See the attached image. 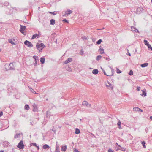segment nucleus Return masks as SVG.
I'll return each instance as SVG.
<instances>
[{"instance_id":"nucleus-3","label":"nucleus","mask_w":152,"mask_h":152,"mask_svg":"<svg viewBox=\"0 0 152 152\" xmlns=\"http://www.w3.org/2000/svg\"><path fill=\"white\" fill-rule=\"evenodd\" d=\"M26 28V26H23L20 25V28L19 30L20 32L24 35H26V34L24 33V31Z\"/></svg>"},{"instance_id":"nucleus-17","label":"nucleus","mask_w":152,"mask_h":152,"mask_svg":"<svg viewBox=\"0 0 152 152\" xmlns=\"http://www.w3.org/2000/svg\"><path fill=\"white\" fill-rule=\"evenodd\" d=\"M10 11V12H7V11H6V14H9V15H10L11 14H12L13 13V11L11 9H9V8L8 9Z\"/></svg>"},{"instance_id":"nucleus-7","label":"nucleus","mask_w":152,"mask_h":152,"mask_svg":"<svg viewBox=\"0 0 152 152\" xmlns=\"http://www.w3.org/2000/svg\"><path fill=\"white\" fill-rule=\"evenodd\" d=\"M72 60V59L71 58H69L66 60L64 62V64H67L71 62Z\"/></svg>"},{"instance_id":"nucleus-42","label":"nucleus","mask_w":152,"mask_h":152,"mask_svg":"<svg viewBox=\"0 0 152 152\" xmlns=\"http://www.w3.org/2000/svg\"><path fill=\"white\" fill-rule=\"evenodd\" d=\"M63 21L64 22V23H69V22H68V20L65 19H63Z\"/></svg>"},{"instance_id":"nucleus-61","label":"nucleus","mask_w":152,"mask_h":152,"mask_svg":"<svg viewBox=\"0 0 152 152\" xmlns=\"http://www.w3.org/2000/svg\"><path fill=\"white\" fill-rule=\"evenodd\" d=\"M138 111L142 112V110H141V109H140V110H139V111Z\"/></svg>"},{"instance_id":"nucleus-19","label":"nucleus","mask_w":152,"mask_h":152,"mask_svg":"<svg viewBox=\"0 0 152 152\" xmlns=\"http://www.w3.org/2000/svg\"><path fill=\"white\" fill-rule=\"evenodd\" d=\"M43 148L44 149H49L50 146L46 144H45L43 146Z\"/></svg>"},{"instance_id":"nucleus-4","label":"nucleus","mask_w":152,"mask_h":152,"mask_svg":"<svg viewBox=\"0 0 152 152\" xmlns=\"http://www.w3.org/2000/svg\"><path fill=\"white\" fill-rule=\"evenodd\" d=\"M24 44L25 45L29 48H31L33 46V45L32 43L28 40H26L24 42Z\"/></svg>"},{"instance_id":"nucleus-53","label":"nucleus","mask_w":152,"mask_h":152,"mask_svg":"<svg viewBox=\"0 0 152 152\" xmlns=\"http://www.w3.org/2000/svg\"><path fill=\"white\" fill-rule=\"evenodd\" d=\"M12 9H13L14 10H17V8L15 7H14V8H12Z\"/></svg>"},{"instance_id":"nucleus-38","label":"nucleus","mask_w":152,"mask_h":152,"mask_svg":"<svg viewBox=\"0 0 152 152\" xmlns=\"http://www.w3.org/2000/svg\"><path fill=\"white\" fill-rule=\"evenodd\" d=\"M102 42V39H99L97 42H96V43L98 44V45H99L100 44L101 42Z\"/></svg>"},{"instance_id":"nucleus-57","label":"nucleus","mask_w":152,"mask_h":152,"mask_svg":"<svg viewBox=\"0 0 152 152\" xmlns=\"http://www.w3.org/2000/svg\"><path fill=\"white\" fill-rule=\"evenodd\" d=\"M52 130V131H53L55 133V132H56V130H54V129H53Z\"/></svg>"},{"instance_id":"nucleus-10","label":"nucleus","mask_w":152,"mask_h":152,"mask_svg":"<svg viewBox=\"0 0 152 152\" xmlns=\"http://www.w3.org/2000/svg\"><path fill=\"white\" fill-rule=\"evenodd\" d=\"M82 104L83 105L86 106H87L89 105L90 107L91 106V104H88V102L87 101H84L82 103Z\"/></svg>"},{"instance_id":"nucleus-6","label":"nucleus","mask_w":152,"mask_h":152,"mask_svg":"<svg viewBox=\"0 0 152 152\" xmlns=\"http://www.w3.org/2000/svg\"><path fill=\"white\" fill-rule=\"evenodd\" d=\"M72 12V11L70 10H67L66 11L65 14L63 15L64 16H66L67 15L71 14Z\"/></svg>"},{"instance_id":"nucleus-51","label":"nucleus","mask_w":152,"mask_h":152,"mask_svg":"<svg viewBox=\"0 0 152 152\" xmlns=\"http://www.w3.org/2000/svg\"><path fill=\"white\" fill-rule=\"evenodd\" d=\"M37 61H35V62H34V65L35 66H36L37 65Z\"/></svg>"},{"instance_id":"nucleus-47","label":"nucleus","mask_w":152,"mask_h":152,"mask_svg":"<svg viewBox=\"0 0 152 152\" xmlns=\"http://www.w3.org/2000/svg\"><path fill=\"white\" fill-rule=\"evenodd\" d=\"M148 47L149 49H150L152 51V47L150 45H149L148 46Z\"/></svg>"},{"instance_id":"nucleus-16","label":"nucleus","mask_w":152,"mask_h":152,"mask_svg":"<svg viewBox=\"0 0 152 152\" xmlns=\"http://www.w3.org/2000/svg\"><path fill=\"white\" fill-rule=\"evenodd\" d=\"M3 145L5 147H7L10 144L9 142L7 141H5L3 142Z\"/></svg>"},{"instance_id":"nucleus-64","label":"nucleus","mask_w":152,"mask_h":152,"mask_svg":"<svg viewBox=\"0 0 152 152\" xmlns=\"http://www.w3.org/2000/svg\"><path fill=\"white\" fill-rule=\"evenodd\" d=\"M77 152H80L78 150H77Z\"/></svg>"},{"instance_id":"nucleus-20","label":"nucleus","mask_w":152,"mask_h":152,"mask_svg":"<svg viewBox=\"0 0 152 152\" xmlns=\"http://www.w3.org/2000/svg\"><path fill=\"white\" fill-rule=\"evenodd\" d=\"M66 149V145L62 146L61 148V150L63 151H65Z\"/></svg>"},{"instance_id":"nucleus-50","label":"nucleus","mask_w":152,"mask_h":152,"mask_svg":"<svg viewBox=\"0 0 152 152\" xmlns=\"http://www.w3.org/2000/svg\"><path fill=\"white\" fill-rule=\"evenodd\" d=\"M108 152H114V151L111 149H109L108 150Z\"/></svg>"},{"instance_id":"nucleus-34","label":"nucleus","mask_w":152,"mask_h":152,"mask_svg":"<svg viewBox=\"0 0 152 152\" xmlns=\"http://www.w3.org/2000/svg\"><path fill=\"white\" fill-rule=\"evenodd\" d=\"M101 58L102 56L101 55H98L96 57V60L97 61H98Z\"/></svg>"},{"instance_id":"nucleus-28","label":"nucleus","mask_w":152,"mask_h":152,"mask_svg":"<svg viewBox=\"0 0 152 152\" xmlns=\"http://www.w3.org/2000/svg\"><path fill=\"white\" fill-rule=\"evenodd\" d=\"M142 91V94L141 95L142 96L145 97L146 96V93L145 91H144L143 90Z\"/></svg>"},{"instance_id":"nucleus-9","label":"nucleus","mask_w":152,"mask_h":152,"mask_svg":"<svg viewBox=\"0 0 152 152\" xmlns=\"http://www.w3.org/2000/svg\"><path fill=\"white\" fill-rule=\"evenodd\" d=\"M33 111L34 112L37 111V105L35 103H34L33 105Z\"/></svg>"},{"instance_id":"nucleus-60","label":"nucleus","mask_w":152,"mask_h":152,"mask_svg":"<svg viewBox=\"0 0 152 152\" xmlns=\"http://www.w3.org/2000/svg\"><path fill=\"white\" fill-rule=\"evenodd\" d=\"M128 55L129 56H131V55L130 53H129V52H128Z\"/></svg>"},{"instance_id":"nucleus-23","label":"nucleus","mask_w":152,"mask_h":152,"mask_svg":"<svg viewBox=\"0 0 152 152\" xmlns=\"http://www.w3.org/2000/svg\"><path fill=\"white\" fill-rule=\"evenodd\" d=\"M55 20L53 19H52L50 20V24L53 25L55 24Z\"/></svg>"},{"instance_id":"nucleus-30","label":"nucleus","mask_w":152,"mask_h":152,"mask_svg":"<svg viewBox=\"0 0 152 152\" xmlns=\"http://www.w3.org/2000/svg\"><path fill=\"white\" fill-rule=\"evenodd\" d=\"M20 136V133L16 134L14 136V138H19Z\"/></svg>"},{"instance_id":"nucleus-14","label":"nucleus","mask_w":152,"mask_h":152,"mask_svg":"<svg viewBox=\"0 0 152 152\" xmlns=\"http://www.w3.org/2000/svg\"><path fill=\"white\" fill-rule=\"evenodd\" d=\"M45 61V58L44 57H42L40 58V62L42 64H43L44 63Z\"/></svg>"},{"instance_id":"nucleus-31","label":"nucleus","mask_w":152,"mask_h":152,"mask_svg":"<svg viewBox=\"0 0 152 152\" xmlns=\"http://www.w3.org/2000/svg\"><path fill=\"white\" fill-rule=\"evenodd\" d=\"M33 58L35 60V61H37V60L38 59V57L37 56H34L33 57Z\"/></svg>"},{"instance_id":"nucleus-33","label":"nucleus","mask_w":152,"mask_h":152,"mask_svg":"<svg viewBox=\"0 0 152 152\" xmlns=\"http://www.w3.org/2000/svg\"><path fill=\"white\" fill-rule=\"evenodd\" d=\"M34 146L36 147V146H37V144L35 142H32L30 144V146Z\"/></svg>"},{"instance_id":"nucleus-46","label":"nucleus","mask_w":152,"mask_h":152,"mask_svg":"<svg viewBox=\"0 0 152 152\" xmlns=\"http://www.w3.org/2000/svg\"><path fill=\"white\" fill-rule=\"evenodd\" d=\"M140 87L139 86H137V91H139L140 90Z\"/></svg>"},{"instance_id":"nucleus-62","label":"nucleus","mask_w":152,"mask_h":152,"mask_svg":"<svg viewBox=\"0 0 152 152\" xmlns=\"http://www.w3.org/2000/svg\"><path fill=\"white\" fill-rule=\"evenodd\" d=\"M0 152H4V151L3 150H1L0 151Z\"/></svg>"},{"instance_id":"nucleus-49","label":"nucleus","mask_w":152,"mask_h":152,"mask_svg":"<svg viewBox=\"0 0 152 152\" xmlns=\"http://www.w3.org/2000/svg\"><path fill=\"white\" fill-rule=\"evenodd\" d=\"M3 115V112L2 111L0 112V117H1Z\"/></svg>"},{"instance_id":"nucleus-2","label":"nucleus","mask_w":152,"mask_h":152,"mask_svg":"<svg viewBox=\"0 0 152 152\" xmlns=\"http://www.w3.org/2000/svg\"><path fill=\"white\" fill-rule=\"evenodd\" d=\"M25 146V145L23 143V140H21L20 141L17 145V147L19 148V149H23Z\"/></svg>"},{"instance_id":"nucleus-55","label":"nucleus","mask_w":152,"mask_h":152,"mask_svg":"<svg viewBox=\"0 0 152 152\" xmlns=\"http://www.w3.org/2000/svg\"><path fill=\"white\" fill-rule=\"evenodd\" d=\"M110 85H111V84L109 83H108V85H106L107 87H109L110 86Z\"/></svg>"},{"instance_id":"nucleus-11","label":"nucleus","mask_w":152,"mask_h":152,"mask_svg":"<svg viewBox=\"0 0 152 152\" xmlns=\"http://www.w3.org/2000/svg\"><path fill=\"white\" fill-rule=\"evenodd\" d=\"M132 31L133 32L139 33V31L135 27L133 26L131 27Z\"/></svg>"},{"instance_id":"nucleus-8","label":"nucleus","mask_w":152,"mask_h":152,"mask_svg":"<svg viewBox=\"0 0 152 152\" xmlns=\"http://www.w3.org/2000/svg\"><path fill=\"white\" fill-rule=\"evenodd\" d=\"M39 34H34L32 37L31 38L32 39H34L35 38H36V37L37 38H38L39 37V35H40V32H38Z\"/></svg>"},{"instance_id":"nucleus-32","label":"nucleus","mask_w":152,"mask_h":152,"mask_svg":"<svg viewBox=\"0 0 152 152\" xmlns=\"http://www.w3.org/2000/svg\"><path fill=\"white\" fill-rule=\"evenodd\" d=\"M140 109L138 107H135L133 109V110L134 111H138L139 110H140Z\"/></svg>"},{"instance_id":"nucleus-39","label":"nucleus","mask_w":152,"mask_h":152,"mask_svg":"<svg viewBox=\"0 0 152 152\" xmlns=\"http://www.w3.org/2000/svg\"><path fill=\"white\" fill-rule=\"evenodd\" d=\"M129 74L130 75H132L133 74V72L132 70H130L129 73Z\"/></svg>"},{"instance_id":"nucleus-40","label":"nucleus","mask_w":152,"mask_h":152,"mask_svg":"<svg viewBox=\"0 0 152 152\" xmlns=\"http://www.w3.org/2000/svg\"><path fill=\"white\" fill-rule=\"evenodd\" d=\"M121 122L120 121L118 122L117 125L119 126V128H120L121 127Z\"/></svg>"},{"instance_id":"nucleus-59","label":"nucleus","mask_w":152,"mask_h":152,"mask_svg":"<svg viewBox=\"0 0 152 152\" xmlns=\"http://www.w3.org/2000/svg\"><path fill=\"white\" fill-rule=\"evenodd\" d=\"M150 119L152 120V116L150 117Z\"/></svg>"},{"instance_id":"nucleus-18","label":"nucleus","mask_w":152,"mask_h":152,"mask_svg":"<svg viewBox=\"0 0 152 152\" xmlns=\"http://www.w3.org/2000/svg\"><path fill=\"white\" fill-rule=\"evenodd\" d=\"M98 69H94L92 71L93 74L96 75L98 74Z\"/></svg>"},{"instance_id":"nucleus-56","label":"nucleus","mask_w":152,"mask_h":152,"mask_svg":"<svg viewBox=\"0 0 152 152\" xmlns=\"http://www.w3.org/2000/svg\"><path fill=\"white\" fill-rule=\"evenodd\" d=\"M105 59L106 60H109V57H107L105 58ZM110 59H109L110 60Z\"/></svg>"},{"instance_id":"nucleus-36","label":"nucleus","mask_w":152,"mask_h":152,"mask_svg":"<svg viewBox=\"0 0 152 152\" xmlns=\"http://www.w3.org/2000/svg\"><path fill=\"white\" fill-rule=\"evenodd\" d=\"M84 51L83 49H81L79 53V54H80L81 55H82L83 54Z\"/></svg>"},{"instance_id":"nucleus-15","label":"nucleus","mask_w":152,"mask_h":152,"mask_svg":"<svg viewBox=\"0 0 152 152\" xmlns=\"http://www.w3.org/2000/svg\"><path fill=\"white\" fill-rule=\"evenodd\" d=\"M51 113L48 111L46 112V116L47 118H49L50 117L51 115Z\"/></svg>"},{"instance_id":"nucleus-22","label":"nucleus","mask_w":152,"mask_h":152,"mask_svg":"<svg viewBox=\"0 0 152 152\" xmlns=\"http://www.w3.org/2000/svg\"><path fill=\"white\" fill-rule=\"evenodd\" d=\"M81 38L84 41L88 40L89 39V38L88 37H86L85 36H83Z\"/></svg>"},{"instance_id":"nucleus-43","label":"nucleus","mask_w":152,"mask_h":152,"mask_svg":"<svg viewBox=\"0 0 152 152\" xmlns=\"http://www.w3.org/2000/svg\"><path fill=\"white\" fill-rule=\"evenodd\" d=\"M55 11L52 12H49V13L50 14H53V15H56V13H55Z\"/></svg>"},{"instance_id":"nucleus-58","label":"nucleus","mask_w":152,"mask_h":152,"mask_svg":"<svg viewBox=\"0 0 152 152\" xmlns=\"http://www.w3.org/2000/svg\"><path fill=\"white\" fill-rule=\"evenodd\" d=\"M74 152H76V148H74Z\"/></svg>"},{"instance_id":"nucleus-63","label":"nucleus","mask_w":152,"mask_h":152,"mask_svg":"<svg viewBox=\"0 0 152 152\" xmlns=\"http://www.w3.org/2000/svg\"><path fill=\"white\" fill-rule=\"evenodd\" d=\"M118 143H116V146H117V145H118Z\"/></svg>"},{"instance_id":"nucleus-48","label":"nucleus","mask_w":152,"mask_h":152,"mask_svg":"<svg viewBox=\"0 0 152 152\" xmlns=\"http://www.w3.org/2000/svg\"><path fill=\"white\" fill-rule=\"evenodd\" d=\"M55 152H60L59 149H56Z\"/></svg>"},{"instance_id":"nucleus-45","label":"nucleus","mask_w":152,"mask_h":152,"mask_svg":"<svg viewBox=\"0 0 152 152\" xmlns=\"http://www.w3.org/2000/svg\"><path fill=\"white\" fill-rule=\"evenodd\" d=\"M57 142H56V149H59V146L57 145Z\"/></svg>"},{"instance_id":"nucleus-21","label":"nucleus","mask_w":152,"mask_h":152,"mask_svg":"<svg viewBox=\"0 0 152 152\" xmlns=\"http://www.w3.org/2000/svg\"><path fill=\"white\" fill-rule=\"evenodd\" d=\"M119 148L118 149H120L122 151H126V149L124 148L121 147V146L118 145Z\"/></svg>"},{"instance_id":"nucleus-24","label":"nucleus","mask_w":152,"mask_h":152,"mask_svg":"<svg viewBox=\"0 0 152 152\" xmlns=\"http://www.w3.org/2000/svg\"><path fill=\"white\" fill-rule=\"evenodd\" d=\"M148 63H145L141 65V66L142 67H146L148 65Z\"/></svg>"},{"instance_id":"nucleus-27","label":"nucleus","mask_w":152,"mask_h":152,"mask_svg":"<svg viewBox=\"0 0 152 152\" xmlns=\"http://www.w3.org/2000/svg\"><path fill=\"white\" fill-rule=\"evenodd\" d=\"M144 43L145 44V45H147L148 47L149 46L150 44L149 43V42L147 40H144Z\"/></svg>"},{"instance_id":"nucleus-54","label":"nucleus","mask_w":152,"mask_h":152,"mask_svg":"<svg viewBox=\"0 0 152 152\" xmlns=\"http://www.w3.org/2000/svg\"><path fill=\"white\" fill-rule=\"evenodd\" d=\"M31 89H32V90L33 91H32V92L34 93L35 94H37V93H36V92L33 90V89L32 88H31Z\"/></svg>"},{"instance_id":"nucleus-26","label":"nucleus","mask_w":152,"mask_h":152,"mask_svg":"<svg viewBox=\"0 0 152 152\" xmlns=\"http://www.w3.org/2000/svg\"><path fill=\"white\" fill-rule=\"evenodd\" d=\"M99 52L101 54H103L104 53V49L102 48H100L99 49Z\"/></svg>"},{"instance_id":"nucleus-29","label":"nucleus","mask_w":152,"mask_h":152,"mask_svg":"<svg viewBox=\"0 0 152 152\" xmlns=\"http://www.w3.org/2000/svg\"><path fill=\"white\" fill-rule=\"evenodd\" d=\"M24 107V109L26 110H28L29 109V106L27 104H25Z\"/></svg>"},{"instance_id":"nucleus-41","label":"nucleus","mask_w":152,"mask_h":152,"mask_svg":"<svg viewBox=\"0 0 152 152\" xmlns=\"http://www.w3.org/2000/svg\"><path fill=\"white\" fill-rule=\"evenodd\" d=\"M121 71L118 68H117V73H121Z\"/></svg>"},{"instance_id":"nucleus-1","label":"nucleus","mask_w":152,"mask_h":152,"mask_svg":"<svg viewBox=\"0 0 152 152\" xmlns=\"http://www.w3.org/2000/svg\"><path fill=\"white\" fill-rule=\"evenodd\" d=\"M4 71H7L9 70H14V67L12 63H10V64H5L4 66Z\"/></svg>"},{"instance_id":"nucleus-13","label":"nucleus","mask_w":152,"mask_h":152,"mask_svg":"<svg viewBox=\"0 0 152 152\" xmlns=\"http://www.w3.org/2000/svg\"><path fill=\"white\" fill-rule=\"evenodd\" d=\"M15 41V40L12 39H8V42L9 43H11L12 45H15L16 44L15 43V42L14 41Z\"/></svg>"},{"instance_id":"nucleus-12","label":"nucleus","mask_w":152,"mask_h":152,"mask_svg":"<svg viewBox=\"0 0 152 152\" xmlns=\"http://www.w3.org/2000/svg\"><path fill=\"white\" fill-rule=\"evenodd\" d=\"M39 45L40 46L41 48L40 49V50L39 51V52H41L42 49L45 47V46L43 43H41L39 44Z\"/></svg>"},{"instance_id":"nucleus-52","label":"nucleus","mask_w":152,"mask_h":152,"mask_svg":"<svg viewBox=\"0 0 152 152\" xmlns=\"http://www.w3.org/2000/svg\"><path fill=\"white\" fill-rule=\"evenodd\" d=\"M36 147L37 149L38 150H39V146L37 145V146H36Z\"/></svg>"},{"instance_id":"nucleus-25","label":"nucleus","mask_w":152,"mask_h":152,"mask_svg":"<svg viewBox=\"0 0 152 152\" xmlns=\"http://www.w3.org/2000/svg\"><path fill=\"white\" fill-rule=\"evenodd\" d=\"M36 46L38 50H39H39H40V49L41 48V47L39 45V43H37Z\"/></svg>"},{"instance_id":"nucleus-44","label":"nucleus","mask_w":152,"mask_h":152,"mask_svg":"<svg viewBox=\"0 0 152 152\" xmlns=\"http://www.w3.org/2000/svg\"><path fill=\"white\" fill-rule=\"evenodd\" d=\"M80 132V131L79 129L77 128V134H78Z\"/></svg>"},{"instance_id":"nucleus-37","label":"nucleus","mask_w":152,"mask_h":152,"mask_svg":"<svg viewBox=\"0 0 152 152\" xmlns=\"http://www.w3.org/2000/svg\"><path fill=\"white\" fill-rule=\"evenodd\" d=\"M145 144H146V142L144 141H143L142 142V146H143V147L145 148L146 147V146L145 145Z\"/></svg>"},{"instance_id":"nucleus-35","label":"nucleus","mask_w":152,"mask_h":152,"mask_svg":"<svg viewBox=\"0 0 152 152\" xmlns=\"http://www.w3.org/2000/svg\"><path fill=\"white\" fill-rule=\"evenodd\" d=\"M9 3L7 1H6L4 3L3 5L4 6H9Z\"/></svg>"},{"instance_id":"nucleus-5","label":"nucleus","mask_w":152,"mask_h":152,"mask_svg":"<svg viewBox=\"0 0 152 152\" xmlns=\"http://www.w3.org/2000/svg\"><path fill=\"white\" fill-rule=\"evenodd\" d=\"M101 69H102V71L104 72V74L107 76L110 77V76H112L114 74V70H113V69H112L111 68V74L110 75H107V74H106L105 71L104 70V69L102 68H101Z\"/></svg>"}]
</instances>
